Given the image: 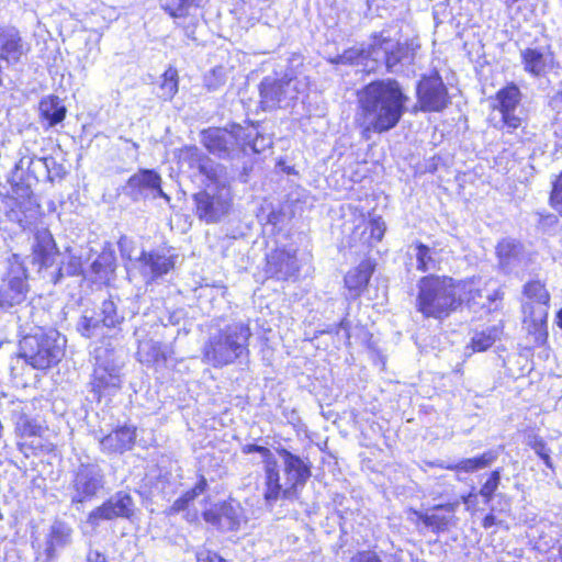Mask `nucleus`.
I'll use <instances>...</instances> for the list:
<instances>
[{
  "label": "nucleus",
  "mask_w": 562,
  "mask_h": 562,
  "mask_svg": "<svg viewBox=\"0 0 562 562\" xmlns=\"http://www.w3.org/2000/svg\"><path fill=\"white\" fill-rule=\"evenodd\" d=\"M355 125L362 139L395 128L406 113L409 97L393 78L375 79L357 91Z\"/></svg>",
  "instance_id": "nucleus-1"
},
{
  "label": "nucleus",
  "mask_w": 562,
  "mask_h": 562,
  "mask_svg": "<svg viewBox=\"0 0 562 562\" xmlns=\"http://www.w3.org/2000/svg\"><path fill=\"white\" fill-rule=\"evenodd\" d=\"M483 296L474 278L456 279L449 274L427 273L416 284L415 310L425 319L443 321L473 307Z\"/></svg>",
  "instance_id": "nucleus-2"
},
{
  "label": "nucleus",
  "mask_w": 562,
  "mask_h": 562,
  "mask_svg": "<svg viewBox=\"0 0 562 562\" xmlns=\"http://www.w3.org/2000/svg\"><path fill=\"white\" fill-rule=\"evenodd\" d=\"M282 458L284 473L288 476L289 484L283 487L277 460L271 463L267 477L263 482V501L267 505H273L278 501H296L300 497L301 490L305 486L312 476V464L303 460L300 456L292 453L285 448L277 449Z\"/></svg>",
  "instance_id": "nucleus-3"
},
{
  "label": "nucleus",
  "mask_w": 562,
  "mask_h": 562,
  "mask_svg": "<svg viewBox=\"0 0 562 562\" xmlns=\"http://www.w3.org/2000/svg\"><path fill=\"white\" fill-rule=\"evenodd\" d=\"M250 327L245 323L224 326L209 337L202 348V360L213 368L222 369L249 357Z\"/></svg>",
  "instance_id": "nucleus-4"
},
{
  "label": "nucleus",
  "mask_w": 562,
  "mask_h": 562,
  "mask_svg": "<svg viewBox=\"0 0 562 562\" xmlns=\"http://www.w3.org/2000/svg\"><path fill=\"white\" fill-rule=\"evenodd\" d=\"M65 355L60 336L54 329L26 335L20 342L19 357L36 370H48L57 366Z\"/></svg>",
  "instance_id": "nucleus-5"
},
{
  "label": "nucleus",
  "mask_w": 562,
  "mask_h": 562,
  "mask_svg": "<svg viewBox=\"0 0 562 562\" xmlns=\"http://www.w3.org/2000/svg\"><path fill=\"white\" fill-rule=\"evenodd\" d=\"M48 430L44 417L32 416L20 412L14 420V435L18 439L16 447L25 457L37 456L45 450L43 440Z\"/></svg>",
  "instance_id": "nucleus-6"
},
{
  "label": "nucleus",
  "mask_w": 562,
  "mask_h": 562,
  "mask_svg": "<svg viewBox=\"0 0 562 562\" xmlns=\"http://www.w3.org/2000/svg\"><path fill=\"white\" fill-rule=\"evenodd\" d=\"M138 512L132 494L126 490H121L94 507L88 514L87 520L92 526H97L101 521L116 519L133 521L137 518Z\"/></svg>",
  "instance_id": "nucleus-7"
},
{
  "label": "nucleus",
  "mask_w": 562,
  "mask_h": 562,
  "mask_svg": "<svg viewBox=\"0 0 562 562\" xmlns=\"http://www.w3.org/2000/svg\"><path fill=\"white\" fill-rule=\"evenodd\" d=\"M459 503L447 502L436 504L426 510L409 509L413 516V522L418 530L431 531L435 535H441L456 527L458 517L456 515Z\"/></svg>",
  "instance_id": "nucleus-8"
},
{
  "label": "nucleus",
  "mask_w": 562,
  "mask_h": 562,
  "mask_svg": "<svg viewBox=\"0 0 562 562\" xmlns=\"http://www.w3.org/2000/svg\"><path fill=\"white\" fill-rule=\"evenodd\" d=\"M3 281L7 288H0V307H12L26 300L30 291L29 270L18 254L9 259V267Z\"/></svg>",
  "instance_id": "nucleus-9"
},
{
  "label": "nucleus",
  "mask_w": 562,
  "mask_h": 562,
  "mask_svg": "<svg viewBox=\"0 0 562 562\" xmlns=\"http://www.w3.org/2000/svg\"><path fill=\"white\" fill-rule=\"evenodd\" d=\"M415 111L438 113L450 104L448 89L438 71L422 76L416 85Z\"/></svg>",
  "instance_id": "nucleus-10"
},
{
  "label": "nucleus",
  "mask_w": 562,
  "mask_h": 562,
  "mask_svg": "<svg viewBox=\"0 0 562 562\" xmlns=\"http://www.w3.org/2000/svg\"><path fill=\"white\" fill-rule=\"evenodd\" d=\"M11 193L2 198L5 203V216L19 224L27 220L29 215L38 213L41 204L36 200L31 186L24 181H10Z\"/></svg>",
  "instance_id": "nucleus-11"
},
{
  "label": "nucleus",
  "mask_w": 562,
  "mask_h": 562,
  "mask_svg": "<svg viewBox=\"0 0 562 562\" xmlns=\"http://www.w3.org/2000/svg\"><path fill=\"white\" fill-rule=\"evenodd\" d=\"M241 133L243 128L239 125L234 126L232 130L207 127L201 131V142L209 153L227 158L234 151H245Z\"/></svg>",
  "instance_id": "nucleus-12"
},
{
  "label": "nucleus",
  "mask_w": 562,
  "mask_h": 562,
  "mask_svg": "<svg viewBox=\"0 0 562 562\" xmlns=\"http://www.w3.org/2000/svg\"><path fill=\"white\" fill-rule=\"evenodd\" d=\"M521 91L515 82H508L498 89L493 99L492 109L499 112L501 122L507 133H515L519 128H524V120L515 114L516 108L521 102Z\"/></svg>",
  "instance_id": "nucleus-13"
},
{
  "label": "nucleus",
  "mask_w": 562,
  "mask_h": 562,
  "mask_svg": "<svg viewBox=\"0 0 562 562\" xmlns=\"http://www.w3.org/2000/svg\"><path fill=\"white\" fill-rule=\"evenodd\" d=\"M241 507L233 498L214 503L202 512L203 520L220 532L236 531L240 527Z\"/></svg>",
  "instance_id": "nucleus-14"
},
{
  "label": "nucleus",
  "mask_w": 562,
  "mask_h": 562,
  "mask_svg": "<svg viewBox=\"0 0 562 562\" xmlns=\"http://www.w3.org/2000/svg\"><path fill=\"white\" fill-rule=\"evenodd\" d=\"M103 474L94 464H80L74 474L72 490L75 495L71 498L72 504L85 503L94 498L103 488Z\"/></svg>",
  "instance_id": "nucleus-15"
},
{
  "label": "nucleus",
  "mask_w": 562,
  "mask_h": 562,
  "mask_svg": "<svg viewBox=\"0 0 562 562\" xmlns=\"http://www.w3.org/2000/svg\"><path fill=\"white\" fill-rule=\"evenodd\" d=\"M265 273L267 278L277 281H288L300 272V263L296 250H288L284 247L272 249L265 257Z\"/></svg>",
  "instance_id": "nucleus-16"
},
{
  "label": "nucleus",
  "mask_w": 562,
  "mask_h": 562,
  "mask_svg": "<svg viewBox=\"0 0 562 562\" xmlns=\"http://www.w3.org/2000/svg\"><path fill=\"white\" fill-rule=\"evenodd\" d=\"M550 305L525 302L521 305L522 323L528 325V334L535 347H547L549 340L548 316Z\"/></svg>",
  "instance_id": "nucleus-17"
},
{
  "label": "nucleus",
  "mask_w": 562,
  "mask_h": 562,
  "mask_svg": "<svg viewBox=\"0 0 562 562\" xmlns=\"http://www.w3.org/2000/svg\"><path fill=\"white\" fill-rule=\"evenodd\" d=\"M30 49L16 27L0 26V63L7 66L18 65L26 58Z\"/></svg>",
  "instance_id": "nucleus-18"
},
{
  "label": "nucleus",
  "mask_w": 562,
  "mask_h": 562,
  "mask_svg": "<svg viewBox=\"0 0 562 562\" xmlns=\"http://www.w3.org/2000/svg\"><path fill=\"white\" fill-rule=\"evenodd\" d=\"M126 194L137 201L145 196L147 191L154 192V196L168 199L162 190V179L155 169H139L137 172L128 177L125 183Z\"/></svg>",
  "instance_id": "nucleus-19"
},
{
  "label": "nucleus",
  "mask_w": 562,
  "mask_h": 562,
  "mask_svg": "<svg viewBox=\"0 0 562 562\" xmlns=\"http://www.w3.org/2000/svg\"><path fill=\"white\" fill-rule=\"evenodd\" d=\"M137 441V427L117 425L100 438V450L105 454H124L134 449Z\"/></svg>",
  "instance_id": "nucleus-20"
},
{
  "label": "nucleus",
  "mask_w": 562,
  "mask_h": 562,
  "mask_svg": "<svg viewBox=\"0 0 562 562\" xmlns=\"http://www.w3.org/2000/svg\"><path fill=\"white\" fill-rule=\"evenodd\" d=\"M176 255L171 254V249L167 252L158 250H143L137 261L139 262L140 272L147 277L149 281H155L175 269Z\"/></svg>",
  "instance_id": "nucleus-21"
},
{
  "label": "nucleus",
  "mask_w": 562,
  "mask_h": 562,
  "mask_svg": "<svg viewBox=\"0 0 562 562\" xmlns=\"http://www.w3.org/2000/svg\"><path fill=\"white\" fill-rule=\"evenodd\" d=\"M292 79L265 77L259 86L260 108L263 111H273L286 100Z\"/></svg>",
  "instance_id": "nucleus-22"
},
{
  "label": "nucleus",
  "mask_w": 562,
  "mask_h": 562,
  "mask_svg": "<svg viewBox=\"0 0 562 562\" xmlns=\"http://www.w3.org/2000/svg\"><path fill=\"white\" fill-rule=\"evenodd\" d=\"M59 255L58 245L48 228H42L34 234V244L32 246V262L40 270L54 266L56 257Z\"/></svg>",
  "instance_id": "nucleus-23"
},
{
  "label": "nucleus",
  "mask_w": 562,
  "mask_h": 562,
  "mask_svg": "<svg viewBox=\"0 0 562 562\" xmlns=\"http://www.w3.org/2000/svg\"><path fill=\"white\" fill-rule=\"evenodd\" d=\"M524 70L531 77H544L554 67V53L547 47H526L520 53Z\"/></svg>",
  "instance_id": "nucleus-24"
},
{
  "label": "nucleus",
  "mask_w": 562,
  "mask_h": 562,
  "mask_svg": "<svg viewBox=\"0 0 562 562\" xmlns=\"http://www.w3.org/2000/svg\"><path fill=\"white\" fill-rule=\"evenodd\" d=\"M375 267L374 260L366 259L347 271L344 277V285L351 300L359 299L367 291Z\"/></svg>",
  "instance_id": "nucleus-25"
},
{
  "label": "nucleus",
  "mask_w": 562,
  "mask_h": 562,
  "mask_svg": "<svg viewBox=\"0 0 562 562\" xmlns=\"http://www.w3.org/2000/svg\"><path fill=\"white\" fill-rule=\"evenodd\" d=\"M194 212L199 220L215 223L228 210L229 202L201 190L192 195Z\"/></svg>",
  "instance_id": "nucleus-26"
},
{
  "label": "nucleus",
  "mask_w": 562,
  "mask_h": 562,
  "mask_svg": "<svg viewBox=\"0 0 562 562\" xmlns=\"http://www.w3.org/2000/svg\"><path fill=\"white\" fill-rule=\"evenodd\" d=\"M89 384L95 400L100 402L104 395L121 387V380L114 368L98 364L92 371Z\"/></svg>",
  "instance_id": "nucleus-27"
},
{
  "label": "nucleus",
  "mask_w": 562,
  "mask_h": 562,
  "mask_svg": "<svg viewBox=\"0 0 562 562\" xmlns=\"http://www.w3.org/2000/svg\"><path fill=\"white\" fill-rule=\"evenodd\" d=\"M390 42V36H385L382 32H374L370 35V44L367 48H348L340 55V59L349 65L362 64L371 55L378 54Z\"/></svg>",
  "instance_id": "nucleus-28"
},
{
  "label": "nucleus",
  "mask_w": 562,
  "mask_h": 562,
  "mask_svg": "<svg viewBox=\"0 0 562 562\" xmlns=\"http://www.w3.org/2000/svg\"><path fill=\"white\" fill-rule=\"evenodd\" d=\"M417 48L418 45H414L409 42L393 43L391 40L383 49H380V52L384 53L383 64L386 71L392 72L394 68L404 60L413 61L415 59Z\"/></svg>",
  "instance_id": "nucleus-29"
},
{
  "label": "nucleus",
  "mask_w": 562,
  "mask_h": 562,
  "mask_svg": "<svg viewBox=\"0 0 562 562\" xmlns=\"http://www.w3.org/2000/svg\"><path fill=\"white\" fill-rule=\"evenodd\" d=\"M496 459V452L493 450H487L479 456L464 458L458 462L447 464L445 469L453 472L457 475L470 474L490 467Z\"/></svg>",
  "instance_id": "nucleus-30"
},
{
  "label": "nucleus",
  "mask_w": 562,
  "mask_h": 562,
  "mask_svg": "<svg viewBox=\"0 0 562 562\" xmlns=\"http://www.w3.org/2000/svg\"><path fill=\"white\" fill-rule=\"evenodd\" d=\"M40 119L46 122V127H53L61 123L67 114V109L60 98L56 94H49L41 99L38 103Z\"/></svg>",
  "instance_id": "nucleus-31"
},
{
  "label": "nucleus",
  "mask_w": 562,
  "mask_h": 562,
  "mask_svg": "<svg viewBox=\"0 0 562 562\" xmlns=\"http://www.w3.org/2000/svg\"><path fill=\"white\" fill-rule=\"evenodd\" d=\"M71 533L72 529L65 522H56L49 528L44 550L47 562L56 558L58 548H64L70 542Z\"/></svg>",
  "instance_id": "nucleus-32"
},
{
  "label": "nucleus",
  "mask_w": 562,
  "mask_h": 562,
  "mask_svg": "<svg viewBox=\"0 0 562 562\" xmlns=\"http://www.w3.org/2000/svg\"><path fill=\"white\" fill-rule=\"evenodd\" d=\"M136 358L140 363L157 366L165 364L168 360V355L160 342L140 340L137 345Z\"/></svg>",
  "instance_id": "nucleus-33"
},
{
  "label": "nucleus",
  "mask_w": 562,
  "mask_h": 562,
  "mask_svg": "<svg viewBox=\"0 0 562 562\" xmlns=\"http://www.w3.org/2000/svg\"><path fill=\"white\" fill-rule=\"evenodd\" d=\"M207 480L203 474L198 476L195 484L183 492L170 506L169 514H177L187 509L198 496L205 493L207 490Z\"/></svg>",
  "instance_id": "nucleus-34"
},
{
  "label": "nucleus",
  "mask_w": 562,
  "mask_h": 562,
  "mask_svg": "<svg viewBox=\"0 0 562 562\" xmlns=\"http://www.w3.org/2000/svg\"><path fill=\"white\" fill-rule=\"evenodd\" d=\"M521 293L525 296L526 302L550 305L551 294L547 289V283L544 280L538 278L528 280L522 285Z\"/></svg>",
  "instance_id": "nucleus-35"
},
{
  "label": "nucleus",
  "mask_w": 562,
  "mask_h": 562,
  "mask_svg": "<svg viewBox=\"0 0 562 562\" xmlns=\"http://www.w3.org/2000/svg\"><path fill=\"white\" fill-rule=\"evenodd\" d=\"M202 0H160L161 9L175 21L190 16L191 9L201 7Z\"/></svg>",
  "instance_id": "nucleus-36"
},
{
  "label": "nucleus",
  "mask_w": 562,
  "mask_h": 562,
  "mask_svg": "<svg viewBox=\"0 0 562 562\" xmlns=\"http://www.w3.org/2000/svg\"><path fill=\"white\" fill-rule=\"evenodd\" d=\"M161 98L165 101H171L179 91V72L173 66H169L161 75L159 85Z\"/></svg>",
  "instance_id": "nucleus-37"
},
{
  "label": "nucleus",
  "mask_w": 562,
  "mask_h": 562,
  "mask_svg": "<svg viewBox=\"0 0 562 562\" xmlns=\"http://www.w3.org/2000/svg\"><path fill=\"white\" fill-rule=\"evenodd\" d=\"M182 151L187 154L188 158L198 162V170L201 175L212 181H216V171L211 166H207L209 158L200 154L196 146H186Z\"/></svg>",
  "instance_id": "nucleus-38"
},
{
  "label": "nucleus",
  "mask_w": 562,
  "mask_h": 562,
  "mask_svg": "<svg viewBox=\"0 0 562 562\" xmlns=\"http://www.w3.org/2000/svg\"><path fill=\"white\" fill-rule=\"evenodd\" d=\"M501 484V469L497 468L493 471H491L484 481V483L481 485L479 494L483 498V502L485 504H488L494 498L498 487Z\"/></svg>",
  "instance_id": "nucleus-39"
},
{
  "label": "nucleus",
  "mask_w": 562,
  "mask_h": 562,
  "mask_svg": "<svg viewBox=\"0 0 562 562\" xmlns=\"http://www.w3.org/2000/svg\"><path fill=\"white\" fill-rule=\"evenodd\" d=\"M414 247L416 249V269L423 273L434 269L436 267V262L432 258L430 247L420 241H416Z\"/></svg>",
  "instance_id": "nucleus-40"
},
{
  "label": "nucleus",
  "mask_w": 562,
  "mask_h": 562,
  "mask_svg": "<svg viewBox=\"0 0 562 562\" xmlns=\"http://www.w3.org/2000/svg\"><path fill=\"white\" fill-rule=\"evenodd\" d=\"M495 328L476 333L470 340L469 347L472 352H484L495 342Z\"/></svg>",
  "instance_id": "nucleus-41"
},
{
  "label": "nucleus",
  "mask_w": 562,
  "mask_h": 562,
  "mask_svg": "<svg viewBox=\"0 0 562 562\" xmlns=\"http://www.w3.org/2000/svg\"><path fill=\"white\" fill-rule=\"evenodd\" d=\"M101 322L108 328H115L123 322V317L117 313L116 305L110 299L102 302Z\"/></svg>",
  "instance_id": "nucleus-42"
},
{
  "label": "nucleus",
  "mask_w": 562,
  "mask_h": 562,
  "mask_svg": "<svg viewBox=\"0 0 562 562\" xmlns=\"http://www.w3.org/2000/svg\"><path fill=\"white\" fill-rule=\"evenodd\" d=\"M241 452L244 454L259 453L263 459L265 477H267V472H269L268 470L271 463L276 461V458L273 457L271 450L265 446L247 443L241 447Z\"/></svg>",
  "instance_id": "nucleus-43"
},
{
  "label": "nucleus",
  "mask_w": 562,
  "mask_h": 562,
  "mask_svg": "<svg viewBox=\"0 0 562 562\" xmlns=\"http://www.w3.org/2000/svg\"><path fill=\"white\" fill-rule=\"evenodd\" d=\"M528 446L536 452V454L543 461L548 468H552V459L550 457V449L547 446L544 439L538 435H533Z\"/></svg>",
  "instance_id": "nucleus-44"
},
{
  "label": "nucleus",
  "mask_w": 562,
  "mask_h": 562,
  "mask_svg": "<svg viewBox=\"0 0 562 562\" xmlns=\"http://www.w3.org/2000/svg\"><path fill=\"white\" fill-rule=\"evenodd\" d=\"M549 205L562 217V170L552 183L549 194Z\"/></svg>",
  "instance_id": "nucleus-45"
},
{
  "label": "nucleus",
  "mask_w": 562,
  "mask_h": 562,
  "mask_svg": "<svg viewBox=\"0 0 562 562\" xmlns=\"http://www.w3.org/2000/svg\"><path fill=\"white\" fill-rule=\"evenodd\" d=\"M225 85V75L220 68L209 71L204 78V87L209 92L216 91Z\"/></svg>",
  "instance_id": "nucleus-46"
},
{
  "label": "nucleus",
  "mask_w": 562,
  "mask_h": 562,
  "mask_svg": "<svg viewBox=\"0 0 562 562\" xmlns=\"http://www.w3.org/2000/svg\"><path fill=\"white\" fill-rule=\"evenodd\" d=\"M369 227H370V239L373 243H380L382 241L385 232H386V225L381 216L372 217L369 221Z\"/></svg>",
  "instance_id": "nucleus-47"
},
{
  "label": "nucleus",
  "mask_w": 562,
  "mask_h": 562,
  "mask_svg": "<svg viewBox=\"0 0 562 562\" xmlns=\"http://www.w3.org/2000/svg\"><path fill=\"white\" fill-rule=\"evenodd\" d=\"M349 562H382V559L375 549H364L355 552Z\"/></svg>",
  "instance_id": "nucleus-48"
},
{
  "label": "nucleus",
  "mask_w": 562,
  "mask_h": 562,
  "mask_svg": "<svg viewBox=\"0 0 562 562\" xmlns=\"http://www.w3.org/2000/svg\"><path fill=\"white\" fill-rule=\"evenodd\" d=\"M63 266L68 277H78L83 273L81 259L77 256H70Z\"/></svg>",
  "instance_id": "nucleus-49"
},
{
  "label": "nucleus",
  "mask_w": 562,
  "mask_h": 562,
  "mask_svg": "<svg viewBox=\"0 0 562 562\" xmlns=\"http://www.w3.org/2000/svg\"><path fill=\"white\" fill-rule=\"evenodd\" d=\"M195 562H229L218 552L210 549L200 550L195 553Z\"/></svg>",
  "instance_id": "nucleus-50"
},
{
  "label": "nucleus",
  "mask_w": 562,
  "mask_h": 562,
  "mask_svg": "<svg viewBox=\"0 0 562 562\" xmlns=\"http://www.w3.org/2000/svg\"><path fill=\"white\" fill-rule=\"evenodd\" d=\"M479 496V493L470 491L467 494L461 495L460 497L461 502L465 506V510L469 512L471 515L475 514L477 510Z\"/></svg>",
  "instance_id": "nucleus-51"
},
{
  "label": "nucleus",
  "mask_w": 562,
  "mask_h": 562,
  "mask_svg": "<svg viewBox=\"0 0 562 562\" xmlns=\"http://www.w3.org/2000/svg\"><path fill=\"white\" fill-rule=\"evenodd\" d=\"M498 525V520L493 512L487 513L481 521V526L484 529H490L493 526Z\"/></svg>",
  "instance_id": "nucleus-52"
},
{
  "label": "nucleus",
  "mask_w": 562,
  "mask_h": 562,
  "mask_svg": "<svg viewBox=\"0 0 562 562\" xmlns=\"http://www.w3.org/2000/svg\"><path fill=\"white\" fill-rule=\"evenodd\" d=\"M87 562H108V559L102 552L92 551L87 555Z\"/></svg>",
  "instance_id": "nucleus-53"
},
{
  "label": "nucleus",
  "mask_w": 562,
  "mask_h": 562,
  "mask_svg": "<svg viewBox=\"0 0 562 562\" xmlns=\"http://www.w3.org/2000/svg\"><path fill=\"white\" fill-rule=\"evenodd\" d=\"M504 291L501 290V289H496L494 290L487 297L488 302L490 303H493V302H502L504 300Z\"/></svg>",
  "instance_id": "nucleus-54"
},
{
  "label": "nucleus",
  "mask_w": 562,
  "mask_h": 562,
  "mask_svg": "<svg viewBox=\"0 0 562 562\" xmlns=\"http://www.w3.org/2000/svg\"><path fill=\"white\" fill-rule=\"evenodd\" d=\"M65 276H67L66 269H64V266H59L54 277V283H57Z\"/></svg>",
  "instance_id": "nucleus-55"
},
{
  "label": "nucleus",
  "mask_w": 562,
  "mask_h": 562,
  "mask_svg": "<svg viewBox=\"0 0 562 562\" xmlns=\"http://www.w3.org/2000/svg\"><path fill=\"white\" fill-rule=\"evenodd\" d=\"M555 324L562 330V307L557 311Z\"/></svg>",
  "instance_id": "nucleus-56"
},
{
  "label": "nucleus",
  "mask_w": 562,
  "mask_h": 562,
  "mask_svg": "<svg viewBox=\"0 0 562 562\" xmlns=\"http://www.w3.org/2000/svg\"><path fill=\"white\" fill-rule=\"evenodd\" d=\"M519 0H505V5H506V8L510 9Z\"/></svg>",
  "instance_id": "nucleus-57"
},
{
  "label": "nucleus",
  "mask_w": 562,
  "mask_h": 562,
  "mask_svg": "<svg viewBox=\"0 0 562 562\" xmlns=\"http://www.w3.org/2000/svg\"><path fill=\"white\" fill-rule=\"evenodd\" d=\"M559 558H560V561L562 562V543H561V547L559 549Z\"/></svg>",
  "instance_id": "nucleus-58"
},
{
  "label": "nucleus",
  "mask_w": 562,
  "mask_h": 562,
  "mask_svg": "<svg viewBox=\"0 0 562 562\" xmlns=\"http://www.w3.org/2000/svg\"><path fill=\"white\" fill-rule=\"evenodd\" d=\"M91 326H90V321H87V323L85 324V328L86 329H89Z\"/></svg>",
  "instance_id": "nucleus-59"
}]
</instances>
